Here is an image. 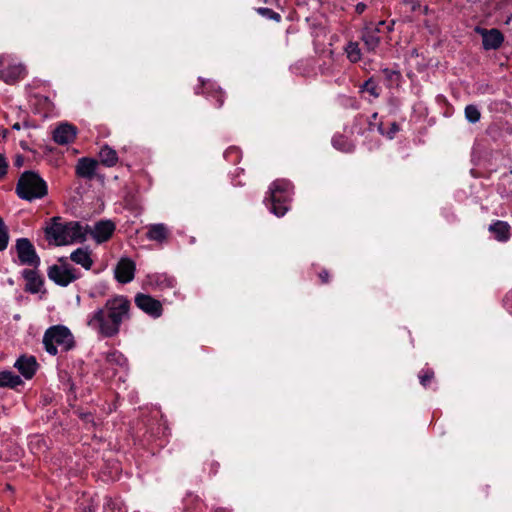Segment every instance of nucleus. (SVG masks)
Returning a JSON list of instances; mask_svg holds the SVG:
<instances>
[{
	"label": "nucleus",
	"instance_id": "58836bf2",
	"mask_svg": "<svg viewBox=\"0 0 512 512\" xmlns=\"http://www.w3.org/2000/svg\"><path fill=\"white\" fill-rule=\"evenodd\" d=\"M78 417L85 424H91L92 426H95L94 416L91 412H79Z\"/></svg>",
	"mask_w": 512,
	"mask_h": 512
},
{
	"label": "nucleus",
	"instance_id": "a19ab883",
	"mask_svg": "<svg viewBox=\"0 0 512 512\" xmlns=\"http://www.w3.org/2000/svg\"><path fill=\"white\" fill-rule=\"evenodd\" d=\"M318 278L321 284H328L330 282V273L326 269H321L318 273Z\"/></svg>",
	"mask_w": 512,
	"mask_h": 512
},
{
	"label": "nucleus",
	"instance_id": "de8ad7c7",
	"mask_svg": "<svg viewBox=\"0 0 512 512\" xmlns=\"http://www.w3.org/2000/svg\"><path fill=\"white\" fill-rule=\"evenodd\" d=\"M377 117H378V113L377 112L372 114L371 119L369 121V127L370 128H372V126L375 125L373 121H375L377 119Z\"/></svg>",
	"mask_w": 512,
	"mask_h": 512
},
{
	"label": "nucleus",
	"instance_id": "9b49d317",
	"mask_svg": "<svg viewBox=\"0 0 512 512\" xmlns=\"http://www.w3.org/2000/svg\"><path fill=\"white\" fill-rule=\"evenodd\" d=\"M475 31L482 37V46L484 50H497L504 42V35L497 28L485 29L478 26Z\"/></svg>",
	"mask_w": 512,
	"mask_h": 512
},
{
	"label": "nucleus",
	"instance_id": "79ce46f5",
	"mask_svg": "<svg viewBox=\"0 0 512 512\" xmlns=\"http://www.w3.org/2000/svg\"><path fill=\"white\" fill-rule=\"evenodd\" d=\"M405 5L410 6V10L412 12H416L417 10L421 9V3L420 0H403Z\"/></svg>",
	"mask_w": 512,
	"mask_h": 512
},
{
	"label": "nucleus",
	"instance_id": "c756f323",
	"mask_svg": "<svg viewBox=\"0 0 512 512\" xmlns=\"http://www.w3.org/2000/svg\"><path fill=\"white\" fill-rule=\"evenodd\" d=\"M418 378H419L420 384L424 388H428L431 386V384L435 378V374L431 368H426V369H422L419 372Z\"/></svg>",
	"mask_w": 512,
	"mask_h": 512
},
{
	"label": "nucleus",
	"instance_id": "0eeeda50",
	"mask_svg": "<svg viewBox=\"0 0 512 512\" xmlns=\"http://www.w3.org/2000/svg\"><path fill=\"white\" fill-rule=\"evenodd\" d=\"M58 262L60 263L59 265L54 264L47 269L48 278L56 285L67 287L81 277V272L68 263L67 257L59 258Z\"/></svg>",
	"mask_w": 512,
	"mask_h": 512
},
{
	"label": "nucleus",
	"instance_id": "f8f14e48",
	"mask_svg": "<svg viewBox=\"0 0 512 512\" xmlns=\"http://www.w3.org/2000/svg\"><path fill=\"white\" fill-rule=\"evenodd\" d=\"M380 29L375 26L374 22H366L360 32V39L368 52H375L381 43L379 36Z\"/></svg>",
	"mask_w": 512,
	"mask_h": 512
},
{
	"label": "nucleus",
	"instance_id": "49530a36",
	"mask_svg": "<svg viewBox=\"0 0 512 512\" xmlns=\"http://www.w3.org/2000/svg\"><path fill=\"white\" fill-rule=\"evenodd\" d=\"M395 21L392 20L390 23L386 24V30L388 33L392 32L394 29Z\"/></svg>",
	"mask_w": 512,
	"mask_h": 512
},
{
	"label": "nucleus",
	"instance_id": "f257e3e1",
	"mask_svg": "<svg viewBox=\"0 0 512 512\" xmlns=\"http://www.w3.org/2000/svg\"><path fill=\"white\" fill-rule=\"evenodd\" d=\"M130 300L123 295H116L105 302L88 317L87 325L97 331L102 337L116 336L124 320L129 319Z\"/></svg>",
	"mask_w": 512,
	"mask_h": 512
},
{
	"label": "nucleus",
	"instance_id": "a211bd4d",
	"mask_svg": "<svg viewBox=\"0 0 512 512\" xmlns=\"http://www.w3.org/2000/svg\"><path fill=\"white\" fill-rule=\"evenodd\" d=\"M77 129L74 125L64 123L53 131V140L59 145L72 143L76 138Z\"/></svg>",
	"mask_w": 512,
	"mask_h": 512
},
{
	"label": "nucleus",
	"instance_id": "b1692460",
	"mask_svg": "<svg viewBox=\"0 0 512 512\" xmlns=\"http://www.w3.org/2000/svg\"><path fill=\"white\" fill-rule=\"evenodd\" d=\"M100 163L105 167H113L118 162V154L109 145L105 144L99 151Z\"/></svg>",
	"mask_w": 512,
	"mask_h": 512
},
{
	"label": "nucleus",
	"instance_id": "6e6552de",
	"mask_svg": "<svg viewBox=\"0 0 512 512\" xmlns=\"http://www.w3.org/2000/svg\"><path fill=\"white\" fill-rule=\"evenodd\" d=\"M15 251L20 265L38 269L41 260L34 245L28 238H18L15 244Z\"/></svg>",
	"mask_w": 512,
	"mask_h": 512
},
{
	"label": "nucleus",
	"instance_id": "f03ea898",
	"mask_svg": "<svg viewBox=\"0 0 512 512\" xmlns=\"http://www.w3.org/2000/svg\"><path fill=\"white\" fill-rule=\"evenodd\" d=\"M87 231H90L89 225L83 226L78 221H64L62 217L54 216L45 228V236L55 245L62 246L85 241Z\"/></svg>",
	"mask_w": 512,
	"mask_h": 512
},
{
	"label": "nucleus",
	"instance_id": "ddd939ff",
	"mask_svg": "<svg viewBox=\"0 0 512 512\" xmlns=\"http://www.w3.org/2000/svg\"><path fill=\"white\" fill-rule=\"evenodd\" d=\"M116 230V225L111 220H100L95 223L94 228L87 231L97 244L109 241Z\"/></svg>",
	"mask_w": 512,
	"mask_h": 512
},
{
	"label": "nucleus",
	"instance_id": "a18cd8bd",
	"mask_svg": "<svg viewBox=\"0 0 512 512\" xmlns=\"http://www.w3.org/2000/svg\"><path fill=\"white\" fill-rule=\"evenodd\" d=\"M238 177H239V174H236L233 178H232V184L234 186H242L244 185V183L241 181V180H238Z\"/></svg>",
	"mask_w": 512,
	"mask_h": 512
},
{
	"label": "nucleus",
	"instance_id": "20e7f679",
	"mask_svg": "<svg viewBox=\"0 0 512 512\" xmlns=\"http://www.w3.org/2000/svg\"><path fill=\"white\" fill-rule=\"evenodd\" d=\"M291 189V182L285 179H277L269 186L268 196L265 197L264 203L268 210L277 217L284 216L288 211Z\"/></svg>",
	"mask_w": 512,
	"mask_h": 512
},
{
	"label": "nucleus",
	"instance_id": "ea45409f",
	"mask_svg": "<svg viewBox=\"0 0 512 512\" xmlns=\"http://www.w3.org/2000/svg\"><path fill=\"white\" fill-rule=\"evenodd\" d=\"M123 358V355L118 351L109 352L106 356V360L108 362H115L120 364V360Z\"/></svg>",
	"mask_w": 512,
	"mask_h": 512
},
{
	"label": "nucleus",
	"instance_id": "5fc2aeb1",
	"mask_svg": "<svg viewBox=\"0 0 512 512\" xmlns=\"http://www.w3.org/2000/svg\"><path fill=\"white\" fill-rule=\"evenodd\" d=\"M214 512H229V511L226 510L225 508H217L214 510Z\"/></svg>",
	"mask_w": 512,
	"mask_h": 512
},
{
	"label": "nucleus",
	"instance_id": "423d86ee",
	"mask_svg": "<svg viewBox=\"0 0 512 512\" xmlns=\"http://www.w3.org/2000/svg\"><path fill=\"white\" fill-rule=\"evenodd\" d=\"M43 345L47 353L55 356L58 353L57 346H61L66 352L74 348V336L66 326H51L44 333Z\"/></svg>",
	"mask_w": 512,
	"mask_h": 512
},
{
	"label": "nucleus",
	"instance_id": "4c0bfd02",
	"mask_svg": "<svg viewBox=\"0 0 512 512\" xmlns=\"http://www.w3.org/2000/svg\"><path fill=\"white\" fill-rule=\"evenodd\" d=\"M8 161L3 154L0 153V180H2L8 172Z\"/></svg>",
	"mask_w": 512,
	"mask_h": 512
},
{
	"label": "nucleus",
	"instance_id": "6e6d98bb",
	"mask_svg": "<svg viewBox=\"0 0 512 512\" xmlns=\"http://www.w3.org/2000/svg\"><path fill=\"white\" fill-rule=\"evenodd\" d=\"M23 126L26 127V128L30 127V124H29L28 120H24Z\"/></svg>",
	"mask_w": 512,
	"mask_h": 512
},
{
	"label": "nucleus",
	"instance_id": "4d7b16f0",
	"mask_svg": "<svg viewBox=\"0 0 512 512\" xmlns=\"http://www.w3.org/2000/svg\"><path fill=\"white\" fill-rule=\"evenodd\" d=\"M69 390H70L71 392H74V384H73V383L70 385Z\"/></svg>",
	"mask_w": 512,
	"mask_h": 512
},
{
	"label": "nucleus",
	"instance_id": "bb28decb",
	"mask_svg": "<svg viewBox=\"0 0 512 512\" xmlns=\"http://www.w3.org/2000/svg\"><path fill=\"white\" fill-rule=\"evenodd\" d=\"M103 508L107 512H127V509L121 499L109 496H105Z\"/></svg>",
	"mask_w": 512,
	"mask_h": 512
},
{
	"label": "nucleus",
	"instance_id": "7ed1b4c3",
	"mask_svg": "<svg viewBox=\"0 0 512 512\" xmlns=\"http://www.w3.org/2000/svg\"><path fill=\"white\" fill-rule=\"evenodd\" d=\"M168 427L162 419L147 418L138 423V427L133 433L135 443L143 448H148L155 444L158 447L164 445L163 437L166 436Z\"/></svg>",
	"mask_w": 512,
	"mask_h": 512
},
{
	"label": "nucleus",
	"instance_id": "864d4df0",
	"mask_svg": "<svg viewBox=\"0 0 512 512\" xmlns=\"http://www.w3.org/2000/svg\"><path fill=\"white\" fill-rule=\"evenodd\" d=\"M12 129L14 130H20L21 129V124L19 122H16L12 125Z\"/></svg>",
	"mask_w": 512,
	"mask_h": 512
},
{
	"label": "nucleus",
	"instance_id": "cd10ccee",
	"mask_svg": "<svg viewBox=\"0 0 512 512\" xmlns=\"http://www.w3.org/2000/svg\"><path fill=\"white\" fill-rule=\"evenodd\" d=\"M223 156L227 162L236 165L242 158V151L237 146H230L225 150Z\"/></svg>",
	"mask_w": 512,
	"mask_h": 512
},
{
	"label": "nucleus",
	"instance_id": "6ab92c4d",
	"mask_svg": "<svg viewBox=\"0 0 512 512\" xmlns=\"http://www.w3.org/2000/svg\"><path fill=\"white\" fill-rule=\"evenodd\" d=\"M488 231L493 235L494 239L498 242L505 243L511 238V226L508 222L502 220L493 221Z\"/></svg>",
	"mask_w": 512,
	"mask_h": 512
},
{
	"label": "nucleus",
	"instance_id": "13d9d810",
	"mask_svg": "<svg viewBox=\"0 0 512 512\" xmlns=\"http://www.w3.org/2000/svg\"><path fill=\"white\" fill-rule=\"evenodd\" d=\"M236 171H241V172H244V169L242 168H237Z\"/></svg>",
	"mask_w": 512,
	"mask_h": 512
},
{
	"label": "nucleus",
	"instance_id": "72a5a7b5",
	"mask_svg": "<svg viewBox=\"0 0 512 512\" xmlns=\"http://www.w3.org/2000/svg\"><path fill=\"white\" fill-rule=\"evenodd\" d=\"M377 130L379 131L380 134L386 135L389 139H393L395 137L396 133L399 132L400 127H399L398 123L392 122L390 125V128H389V131L386 132L384 130L383 123L381 122L377 125Z\"/></svg>",
	"mask_w": 512,
	"mask_h": 512
},
{
	"label": "nucleus",
	"instance_id": "4468645a",
	"mask_svg": "<svg viewBox=\"0 0 512 512\" xmlns=\"http://www.w3.org/2000/svg\"><path fill=\"white\" fill-rule=\"evenodd\" d=\"M136 265L130 258H121L115 268V279L122 284H127L134 279Z\"/></svg>",
	"mask_w": 512,
	"mask_h": 512
},
{
	"label": "nucleus",
	"instance_id": "1a4fd4ad",
	"mask_svg": "<svg viewBox=\"0 0 512 512\" xmlns=\"http://www.w3.org/2000/svg\"><path fill=\"white\" fill-rule=\"evenodd\" d=\"M134 301L140 310L152 318H159L163 314L162 303L149 294L137 293Z\"/></svg>",
	"mask_w": 512,
	"mask_h": 512
},
{
	"label": "nucleus",
	"instance_id": "473e14b6",
	"mask_svg": "<svg viewBox=\"0 0 512 512\" xmlns=\"http://www.w3.org/2000/svg\"><path fill=\"white\" fill-rule=\"evenodd\" d=\"M381 73L389 85L397 84L401 79V73L398 70L384 68Z\"/></svg>",
	"mask_w": 512,
	"mask_h": 512
},
{
	"label": "nucleus",
	"instance_id": "09e8293b",
	"mask_svg": "<svg viewBox=\"0 0 512 512\" xmlns=\"http://www.w3.org/2000/svg\"><path fill=\"white\" fill-rule=\"evenodd\" d=\"M218 467H219V464L217 462H213L211 464V472L216 474L217 473V470H218Z\"/></svg>",
	"mask_w": 512,
	"mask_h": 512
},
{
	"label": "nucleus",
	"instance_id": "412c9836",
	"mask_svg": "<svg viewBox=\"0 0 512 512\" xmlns=\"http://www.w3.org/2000/svg\"><path fill=\"white\" fill-rule=\"evenodd\" d=\"M69 258L72 262L82 266L86 270H90L94 263L91 257V251L88 249V247L77 248L70 254Z\"/></svg>",
	"mask_w": 512,
	"mask_h": 512
},
{
	"label": "nucleus",
	"instance_id": "7c9ffc66",
	"mask_svg": "<svg viewBox=\"0 0 512 512\" xmlns=\"http://www.w3.org/2000/svg\"><path fill=\"white\" fill-rule=\"evenodd\" d=\"M465 118L470 123H477L481 118V113L476 105L469 104L465 107L464 110Z\"/></svg>",
	"mask_w": 512,
	"mask_h": 512
},
{
	"label": "nucleus",
	"instance_id": "603ef678",
	"mask_svg": "<svg viewBox=\"0 0 512 512\" xmlns=\"http://www.w3.org/2000/svg\"><path fill=\"white\" fill-rule=\"evenodd\" d=\"M8 133L7 129H0V137L5 138Z\"/></svg>",
	"mask_w": 512,
	"mask_h": 512
},
{
	"label": "nucleus",
	"instance_id": "393cba45",
	"mask_svg": "<svg viewBox=\"0 0 512 512\" xmlns=\"http://www.w3.org/2000/svg\"><path fill=\"white\" fill-rule=\"evenodd\" d=\"M28 445L33 454L44 453L48 449L47 441L42 435L30 436Z\"/></svg>",
	"mask_w": 512,
	"mask_h": 512
},
{
	"label": "nucleus",
	"instance_id": "5701e85b",
	"mask_svg": "<svg viewBox=\"0 0 512 512\" xmlns=\"http://www.w3.org/2000/svg\"><path fill=\"white\" fill-rule=\"evenodd\" d=\"M19 386H24L20 376L9 370L0 372V387L18 390Z\"/></svg>",
	"mask_w": 512,
	"mask_h": 512
},
{
	"label": "nucleus",
	"instance_id": "aec40b11",
	"mask_svg": "<svg viewBox=\"0 0 512 512\" xmlns=\"http://www.w3.org/2000/svg\"><path fill=\"white\" fill-rule=\"evenodd\" d=\"M22 277L26 281L25 291L36 294L44 284V279L38 274L37 269H24Z\"/></svg>",
	"mask_w": 512,
	"mask_h": 512
},
{
	"label": "nucleus",
	"instance_id": "8fccbe9b",
	"mask_svg": "<svg viewBox=\"0 0 512 512\" xmlns=\"http://www.w3.org/2000/svg\"><path fill=\"white\" fill-rule=\"evenodd\" d=\"M374 24H375V26H377V28H379L381 30V27L386 26V21L380 20V21H378L377 23H374Z\"/></svg>",
	"mask_w": 512,
	"mask_h": 512
},
{
	"label": "nucleus",
	"instance_id": "3c124183",
	"mask_svg": "<svg viewBox=\"0 0 512 512\" xmlns=\"http://www.w3.org/2000/svg\"><path fill=\"white\" fill-rule=\"evenodd\" d=\"M420 10H421V12H422L424 15H428V14H429V11H430L428 6H424V7H422V6H421V9H420Z\"/></svg>",
	"mask_w": 512,
	"mask_h": 512
},
{
	"label": "nucleus",
	"instance_id": "39448f33",
	"mask_svg": "<svg viewBox=\"0 0 512 512\" xmlns=\"http://www.w3.org/2000/svg\"><path fill=\"white\" fill-rule=\"evenodd\" d=\"M48 187L46 182L35 172L25 171L16 185V194L27 201L40 199L46 196Z\"/></svg>",
	"mask_w": 512,
	"mask_h": 512
},
{
	"label": "nucleus",
	"instance_id": "a878e982",
	"mask_svg": "<svg viewBox=\"0 0 512 512\" xmlns=\"http://www.w3.org/2000/svg\"><path fill=\"white\" fill-rule=\"evenodd\" d=\"M344 51L351 63H357L362 59L361 49L359 43L356 41H349L346 44Z\"/></svg>",
	"mask_w": 512,
	"mask_h": 512
},
{
	"label": "nucleus",
	"instance_id": "9d476101",
	"mask_svg": "<svg viewBox=\"0 0 512 512\" xmlns=\"http://www.w3.org/2000/svg\"><path fill=\"white\" fill-rule=\"evenodd\" d=\"M199 85L195 87V94L205 95L215 101V107L221 108L225 101V92L210 81L199 78Z\"/></svg>",
	"mask_w": 512,
	"mask_h": 512
},
{
	"label": "nucleus",
	"instance_id": "4be33fe9",
	"mask_svg": "<svg viewBox=\"0 0 512 512\" xmlns=\"http://www.w3.org/2000/svg\"><path fill=\"white\" fill-rule=\"evenodd\" d=\"M170 235L168 227L163 223L151 224L148 226L146 237L151 241L162 243Z\"/></svg>",
	"mask_w": 512,
	"mask_h": 512
},
{
	"label": "nucleus",
	"instance_id": "f704fd0d",
	"mask_svg": "<svg viewBox=\"0 0 512 512\" xmlns=\"http://www.w3.org/2000/svg\"><path fill=\"white\" fill-rule=\"evenodd\" d=\"M256 11L258 14H260L263 17L274 20L276 22L281 21V15L270 8L259 7L256 9Z\"/></svg>",
	"mask_w": 512,
	"mask_h": 512
},
{
	"label": "nucleus",
	"instance_id": "f3484780",
	"mask_svg": "<svg viewBox=\"0 0 512 512\" xmlns=\"http://www.w3.org/2000/svg\"><path fill=\"white\" fill-rule=\"evenodd\" d=\"M14 367L24 378L31 379L35 375L39 364L34 356L22 355L16 360Z\"/></svg>",
	"mask_w": 512,
	"mask_h": 512
},
{
	"label": "nucleus",
	"instance_id": "c03bdc74",
	"mask_svg": "<svg viewBox=\"0 0 512 512\" xmlns=\"http://www.w3.org/2000/svg\"><path fill=\"white\" fill-rule=\"evenodd\" d=\"M367 6L366 4L360 2L355 6V12L357 14H362L366 10Z\"/></svg>",
	"mask_w": 512,
	"mask_h": 512
},
{
	"label": "nucleus",
	"instance_id": "2eb2a0df",
	"mask_svg": "<svg viewBox=\"0 0 512 512\" xmlns=\"http://www.w3.org/2000/svg\"><path fill=\"white\" fill-rule=\"evenodd\" d=\"M99 162L90 157H81L77 160L75 174L78 178L92 180L96 175Z\"/></svg>",
	"mask_w": 512,
	"mask_h": 512
},
{
	"label": "nucleus",
	"instance_id": "37998d69",
	"mask_svg": "<svg viewBox=\"0 0 512 512\" xmlns=\"http://www.w3.org/2000/svg\"><path fill=\"white\" fill-rule=\"evenodd\" d=\"M96 507H97V505L94 504V500L92 499L91 504H89L87 506H83L82 510L84 512H96Z\"/></svg>",
	"mask_w": 512,
	"mask_h": 512
},
{
	"label": "nucleus",
	"instance_id": "bf43d9fd",
	"mask_svg": "<svg viewBox=\"0 0 512 512\" xmlns=\"http://www.w3.org/2000/svg\"><path fill=\"white\" fill-rule=\"evenodd\" d=\"M7 488L12 491V487L10 486V484H7Z\"/></svg>",
	"mask_w": 512,
	"mask_h": 512
},
{
	"label": "nucleus",
	"instance_id": "c9c22d12",
	"mask_svg": "<svg viewBox=\"0 0 512 512\" xmlns=\"http://www.w3.org/2000/svg\"><path fill=\"white\" fill-rule=\"evenodd\" d=\"M157 284L161 288H174L176 285V280L173 277H169L167 275H161L157 278Z\"/></svg>",
	"mask_w": 512,
	"mask_h": 512
},
{
	"label": "nucleus",
	"instance_id": "e433bc0d",
	"mask_svg": "<svg viewBox=\"0 0 512 512\" xmlns=\"http://www.w3.org/2000/svg\"><path fill=\"white\" fill-rule=\"evenodd\" d=\"M332 144L336 149H339V150L345 151V152L348 151V149L346 148V139L342 135L334 136L332 138Z\"/></svg>",
	"mask_w": 512,
	"mask_h": 512
},
{
	"label": "nucleus",
	"instance_id": "c85d7f7f",
	"mask_svg": "<svg viewBox=\"0 0 512 512\" xmlns=\"http://www.w3.org/2000/svg\"><path fill=\"white\" fill-rule=\"evenodd\" d=\"M10 240L9 229L2 217H0V252L7 249Z\"/></svg>",
	"mask_w": 512,
	"mask_h": 512
},
{
	"label": "nucleus",
	"instance_id": "2f4dec72",
	"mask_svg": "<svg viewBox=\"0 0 512 512\" xmlns=\"http://www.w3.org/2000/svg\"><path fill=\"white\" fill-rule=\"evenodd\" d=\"M361 89L362 91L368 92L374 98H378L380 96L381 89L373 78L366 80Z\"/></svg>",
	"mask_w": 512,
	"mask_h": 512
},
{
	"label": "nucleus",
	"instance_id": "dca6fc26",
	"mask_svg": "<svg viewBox=\"0 0 512 512\" xmlns=\"http://www.w3.org/2000/svg\"><path fill=\"white\" fill-rule=\"evenodd\" d=\"M26 68L22 64L9 65L0 69V79L9 85H13L26 76Z\"/></svg>",
	"mask_w": 512,
	"mask_h": 512
}]
</instances>
